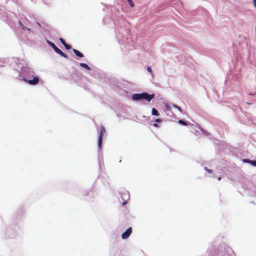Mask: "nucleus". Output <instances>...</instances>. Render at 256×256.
<instances>
[{
	"label": "nucleus",
	"instance_id": "obj_7",
	"mask_svg": "<svg viewBox=\"0 0 256 256\" xmlns=\"http://www.w3.org/2000/svg\"><path fill=\"white\" fill-rule=\"evenodd\" d=\"M73 52L77 56L80 57V58L84 57L83 54L82 53H81L80 52H79L78 50L76 49H73Z\"/></svg>",
	"mask_w": 256,
	"mask_h": 256
},
{
	"label": "nucleus",
	"instance_id": "obj_1",
	"mask_svg": "<svg viewBox=\"0 0 256 256\" xmlns=\"http://www.w3.org/2000/svg\"><path fill=\"white\" fill-rule=\"evenodd\" d=\"M22 72L24 74V76L27 78H30V74H32V76L33 77L32 80H28L26 78H22V80L28 83L30 85H36L38 84L39 82V78L37 76H33V74H34V72L28 68H26V70L24 69L22 70Z\"/></svg>",
	"mask_w": 256,
	"mask_h": 256
},
{
	"label": "nucleus",
	"instance_id": "obj_8",
	"mask_svg": "<svg viewBox=\"0 0 256 256\" xmlns=\"http://www.w3.org/2000/svg\"><path fill=\"white\" fill-rule=\"evenodd\" d=\"M80 66L85 68L88 70H90V67L86 64L80 63Z\"/></svg>",
	"mask_w": 256,
	"mask_h": 256
},
{
	"label": "nucleus",
	"instance_id": "obj_13",
	"mask_svg": "<svg viewBox=\"0 0 256 256\" xmlns=\"http://www.w3.org/2000/svg\"><path fill=\"white\" fill-rule=\"evenodd\" d=\"M174 108H176V109H178L179 111L182 112V109L180 106H178L176 105H174Z\"/></svg>",
	"mask_w": 256,
	"mask_h": 256
},
{
	"label": "nucleus",
	"instance_id": "obj_18",
	"mask_svg": "<svg viewBox=\"0 0 256 256\" xmlns=\"http://www.w3.org/2000/svg\"><path fill=\"white\" fill-rule=\"evenodd\" d=\"M253 3H254V6L256 8V0H254Z\"/></svg>",
	"mask_w": 256,
	"mask_h": 256
},
{
	"label": "nucleus",
	"instance_id": "obj_4",
	"mask_svg": "<svg viewBox=\"0 0 256 256\" xmlns=\"http://www.w3.org/2000/svg\"><path fill=\"white\" fill-rule=\"evenodd\" d=\"M48 43L51 47H52L53 48V49L54 50V51L56 53L59 54L60 56L66 58H68L67 56L65 54H64L58 48L54 43H52V42H50L48 40Z\"/></svg>",
	"mask_w": 256,
	"mask_h": 256
},
{
	"label": "nucleus",
	"instance_id": "obj_9",
	"mask_svg": "<svg viewBox=\"0 0 256 256\" xmlns=\"http://www.w3.org/2000/svg\"><path fill=\"white\" fill-rule=\"evenodd\" d=\"M152 114L154 116H158V110L154 108H153L152 109Z\"/></svg>",
	"mask_w": 256,
	"mask_h": 256
},
{
	"label": "nucleus",
	"instance_id": "obj_2",
	"mask_svg": "<svg viewBox=\"0 0 256 256\" xmlns=\"http://www.w3.org/2000/svg\"><path fill=\"white\" fill-rule=\"evenodd\" d=\"M154 97V94H148L146 92L134 94L132 96V100L136 101L144 100L148 102H150Z\"/></svg>",
	"mask_w": 256,
	"mask_h": 256
},
{
	"label": "nucleus",
	"instance_id": "obj_6",
	"mask_svg": "<svg viewBox=\"0 0 256 256\" xmlns=\"http://www.w3.org/2000/svg\"><path fill=\"white\" fill-rule=\"evenodd\" d=\"M60 40L61 42V43L64 46L66 49L70 50L71 48V46L66 42L64 39H63L62 38H60Z\"/></svg>",
	"mask_w": 256,
	"mask_h": 256
},
{
	"label": "nucleus",
	"instance_id": "obj_17",
	"mask_svg": "<svg viewBox=\"0 0 256 256\" xmlns=\"http://www.w3.org/2000/svg\"><path fill=\"white\" fill-rule=\"evenodd\" d=\"M155 121H156V122H162L160 118L156 119Z\"/></svg>",
	"mask_w": 256,
	"mask_h": 256
},
{
	"label": "nucleus",
	"instance_id": "obj_11",
	"mask_svg": "<svg viewBox=\"0 0 256 256\" xmlns=\"http://www.w3.org/2000/svg\"><path fill=\"white\" fill-rule=\"evenodd\" d=\"M178 122L180 124H181L184 126H188V123H186V122H184V120H178Z\"/></svg>",
	"mask_w": 256,
	"mask_h": 256
},
{
	"label": "nucleus",
	"instance_id": "obj_20",
	"mask_svg": "<svg viewBox=\"0 0 256 256\" xmlns=\"http://www.w3.org/2000/svg\"><path fill=\"white\" fill-rule=\"evenodd\" d=\"M221 180V178H220V177H219V178H218V180Z\"/></svg>",
	"mask_w": 256,
	"mask_h": 256
},
{
	"label": "nucleus",
	"instance_id": "obj_15",
	"mask_svg": "<svg viewBox=\"0 0 256 256\" xmlns=\"http://www.w3.org/2000/svg\"><path fill=\"white\" fill-rule=\"evenodd\" d=\"M250 163L254 166H256V160L255 161H250Z\"/></svg>",
	"mask_w": 256,
	"mask_h": 256
},
{
	"label": "nucleus",
	"instance_id": "obj_5",
	"mask_svg": "<svg viewBox=\"0 0 256 256\" xmlns=\"http://www.w3.org/2000/svg\"><path fill=\"white\" fill-rule=\"evenodd\" d=\"M132 232V228L131 227L128 228L122 234V239L128 238Z\"/></svg>",
	"mask_w": 256,
	"mask_h": 256
},
{
	"label": "nucleus",
	"instance_id": "obj_10",
	"mask_svg": "<svg viewBox=\"0 0 256 256\" xmlns=\"http://www.w3.org/2000/svg\"><path fill=\"white\" fill-rule=\"evenodd\" d=\"M19 24L22 28V29H23L24 30H25L26 29V27L20 21H19ZM27 30L30 32V28H27Z\"/></svg>",
	"mask_w": 256,
	"mask_h": 256
},
{
	"label": "nucleus",
	"instance_id": "obj_14",
	"mask_svg": "<svg viewBox=\"0 0 256 256\" xmlns=\"http://www.w3.org/2000/svg\"><path fill=\"white\" fill-rule=\"evenodd\" d=\"M204 170H206L209 173H212V170L206 167L204 168Z\"/></svg>",
	"mask_w": 256,
	"mask_h": 256
},
{
	"label": "nucleus",
	"instance_id": "obj_3",
	"mask_svg": "<svg viewBox=\"0 0 256 256\" xmlns=\"http://www.w3.org/2000/svg\"><path fill=\"white\" fill-rule=\"evenodd\" d=\"M106 130L104 126H102L100 128V132L98 138V146L100 149L102 148V137L105 134Z\"/></svg>",
	"mask_w": 256,
	"mask_h": 256
},
{
	"label": "nucleus",
	"instance_id": "obj_19",
	"mask_svg": "<svg viewBox=\"0 0 256 256\" xmlns=\"http://www.w3.org/2000/svg\"><path fill=\"white\" fill-rule=\"evenodd\" d=\"M154 126H155V127H158V124H156V123H154Z\"/></svg>",
	"mask_w": 256,
	"mask_h": 256
},
{
	"label": "nucleus",
	"instance_id": "obj_12",
	"mask_svg": "<svg viewBox=\"0 0 256 256\" xmlns=\"http://www.w3.org/2000/svg\"><path fill=\"white\" fill-rule=\"evenodd\" d=\"M128 0V2L130 5V6L131 7H134V4L132 2V0Z\"/></svg>",
	"mask_w": 256,
	"mask_h": 256
},
{
	"label": "nucleus",
	"instance_id": "obj_16",
	"mask_svg": "<svg viewBox=\"0 0 256 256\" xmlns=\"http://www.w3.org/2000/svg\"><path fill=\"white\" fill-rule=\"evenodd\" d=\"M147 70H148V72H150V73H152V70L151 68H150V67H149V66H148V67L147 68Z\"/></svg>",
	"mask_w": 256,
	"mask_h": 256
}]
</instances>
